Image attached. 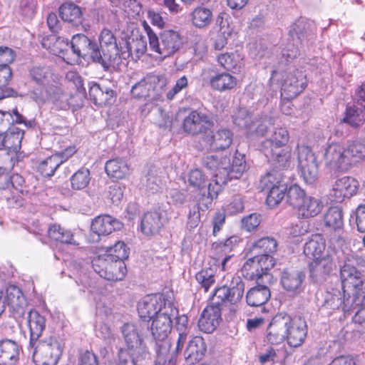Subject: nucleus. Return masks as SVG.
Wrapping results in <instances>:
<instances>
[{"mask_svg":"<svg viewBox=\"0 0 365 365\" xmlns=\"http://www.w3.org/2000/svg\"><path fill=\"white\" fill-rule=\"evenodd\" d=\"M122 333L130 351H134L136 359H145L149 354V349L140 336L136 325L133 324H125L122 328Z\"/></svg>","mask_w":365,"mask_h":365,"instance_id":"nucleus-18","label":"nucleus"},{"mask_svg":"<svg viewBox=\"0 0 365 365\" xmlns=\"http://www.w3.org/2000/svg\"><path fill=\"white\" fill-rule=\"evenodd\" d=\"M34 361L36 365H56L60 359L63 347L54 339L49 341H36L35 344H30Z\"/></svg>","mask_w":365,"mask_h":365,"instance_id":"nucleus-9","label":"nucleus"},{"mask_svg":"<svg viewBox=\"0 0 365 365\" xmlns=\"http://www.w3.org/2000/svg\"><path fill=\"white\" fill-rule=\"evenodd\" d=\"M239 55L234 53H222L217 57V61L225 69L233 73L240 71L242 63Z\"/></svg>","mask_w":365,"mask_h":365,"instance_id":"nucleus-50","label":"nucleus"},{"mask_svg":"<svg viewBox=\"0 0 365 365\" xmlns=\"http://www.w3.org/2000/svg\"><path fill=\"white\" fill-rule=\"evenodd\" d=\"M257 284V285L251 288L246 294V302L251 307L262 306L271 297L269 289L266 284Z\"/></svg>","mask_w":365,"mask_h":365,"instance_id":"nucleus-33","label":"nucleus"},{"mask_svg":"<svg viewBox=\"0 0 365 365\" xmlns=\"http://www.w3.org/2000/svg\"><path fill=\"white\" fill-rule=\"evenodd\" d=\"M207 197V195H205V193L202 195V197L199 200V204H195L193 206L189 207V213L187 216V227L189 230H192L195 228L200 221V210L201 209L200 205H204L205 208H208L209 205L212 204V202L207 205H205L206 198Z\"/></svg>","mask_w":365,"mask_h":365,"instance_id":"nucleus-55","label":"nucleus"},{"mask_svg":"<svg viewBox=\"0 0 365 365\" xmlns=\"http://www.w3.org/2000/svg\"><path fill=\"white\" fill-rule=\"evenodd\" d=\"M289 135L285 128H277L274 130L272 136L262 143V149H269L270 148L284 147L288 143Z\"/></svg>","mask_w":365,"mask_h":365,"instance_id":"nucleus-43","label":"nucleus"},{"mask_svg":"<svg viewBox=\"0 0 365 365\" xmlns=\"http://www.w3.org/2000/svg\"><path fill=\"white\" fill-rule=\"evenodd\" d=\"M105 170L108 176L122 179L128 173L129 168L124 159L116 158L106 162Z\"/></svg>","mask_w":365,"mask_h":365,"instance_id":"nucleus-40","label":"nucleus"},{"mask_svg":"<svg viewBox=\"0 0 365 365\" xmlns=\"http://www.w3.org/2000/svg\"><path fill=\"white\" fill-rule=\"evenodd\" d=\"M14 124L23 125L26 129H33L36 125L34 118L27 120L19 110L15 108L10 111L0 110V133H6Z\"/></svg>","mask_w":365,"mask_h":365,"instance_id":"nucleus-24","label":"nucleus"},{"mask_svg":"<svg viewBox=\"0 0 365 365\" xmlns=\"http://www.w3.org/2000/svg\"><path fill=\"white\" fill-rule=\"evenodd\" d=\"M61 164V158L52 155L39 163L38 170L43 176L51 177L54 175L55 171Z\"/></svg>","mask_w":365,"mask_h":365,"instance_id":"nucleus-56","label":"nucleus"},{"mask_svg":"<svg viewBox=\"0 0 365 365\" xmlns=\"http://www.w3.org/2000/svg\"><path fill=\"white\" fill-rule=\"evenodd\" d=\"M307 334L305 320L286 314L274 317L267 329V341L272 344H279L287 339L290 346L298 347L303 344Z\"/></svg>","mask_w":365,"mask_h":365,"instance_id":"nucleus-1","label":"nucleus"},{"mask_svg":"<svg viewBox=\"0 0 365 365\" xmlns=\"http://www.w3.org/2000/svg\"><path fill=\"white\" fill-rule=\"evenodd\" d=\"M240 242V239L237 236H231L225 241L214 242L212 245V253L214 259L227 257V255L234 256L233 250Z\"/></svg>","mask_w":365,"mask_h":365,"instance_id":"nucleus-35","label":"nucleus"},{"mask_svg":"<svg viewBox=\"0 0 365 365\" xmlns=\"http://www.w3.org/2000/svg\"><path fill=\"white\" fill-rule=\"evenodd\" d=\"M298 166L307 183L312 184L317 178L319 165L312 150L306 145H297Z\"/></svg>","mask_w":365,"mask_h":365,"instance_id":"nucleus-13","label":"nucleus"},{"mask_svg":"<svg viewBox=\"0 0 365 365\" xmlns=\"http://www.w3.org/2000/svg\"><path fill=\"white\" fill-rule=\"evenodd\" d=\"M242 276L249 280H255L257 283H265L266 281L260 273L257 259L255 257L248 259L243 264L242 269Z\"/></svg>","mask_w":365,"mask_h":365,"instance_id":"nucleus-42","label":"nucleus"},{"mask_svg":"<svg viewBox=\"0 0 365 365\" xmlns=\"http://www.w3.org/2000/svg\"><path fill=\"white\" fill-rule=\"evenodd\" d=\"M123 224L110 215L96 217L91 223V229L98 235H107L113 231L121 229Z\"/></svg>","mask_w":365,"mask_h":365,"instance_id":"nucleus-26","label":"nucleus"},{"mask_svg":"<svg viewBox=\"0 0 365 365\" xmlns=\"http://www.w3.org/2000/svg\"><path fill=\"white\" fill-rule=\"evenodd\" d=\"M48 235L50 239L64 244L78 245V242L73 237L72 232L66 230L60 225L53 224L48 229Z\"/></svg>","mask_w":365,"mask_h":365,"instance_id":"nucleus-39","label":"nucleus"},{"mask_svg":"<svg viewBox=\"0 0 365 365\" xmlns=\"http://www.w3.org/2000/svg\"><path fill=\"white\" fill-rule=\"evenodd\" d=\"M324 222L327 227L334 230L343 227V213L339 207H331L324 215Z\"/></svg>","mask_w":365,"mask_h":365,"instance_id":"nucleus-52","label":"nucleus"},{"mask_svg":"<svg viewBox=\"0 0 365 365\" xmlns=\"http://www.w3.org/2000/svg\"><path fill=\"white\" fill-rule=\"evenodd\" d=\"M210 83L213 89L225 91L233 88L237 84V79L228 73H222L212 77Z\"/></svg>","mask_w":365,"mask_h":365,"instance_id":"nucleus-45","label":"nucleus"},{"mask_svg":"<svg viewBox=\"0 0 365 365\" xmlns=\"http://www.w3.org/2000/svg\"><path fill=\"white\" fill-rule=\"evenodd\" d=\"M340 279L344 293L349 290L354 291L362 282L361 273L354 266V260L346 257L343 264L340 265Z\"/></svg>","mask_w":365,"mask_h":365,"instance_id":"nucleus-21","label":"nucleus"},{"mask_svg":"<svg viewBox=\"0 0 365 365\" xmlns=\"http://www.w3.org/2000/svg\"><path fill=\"white\" fill-rule=\"evenodd\" d=\"M214 138V151L228 148L233 140V133L227 128H221L212 133Z\"/></svg>","mask_w":365,"mask_h":365,"instance_id":"nucleus-48","label":"nucleus"},{"mask_svg":"<svg viewBox=\"0 0 365 365\" xmlns=\"http://www.w3.org/2000/svg\"><path fill=\"white\" fill-rule=\"evenodd\" d=\"M71 49L74 55L68 63H78L81 57L88 55L95 63H98L100 58V52L98 51V44L91 40L88 37L83 34L74 35L70 42Z\"/></svg>","mask_w":365,"mask_h":365,"instance_id":"nucleus-11","label":"nucleus"},{"mask_svg":"<svg viewBox=\"0 0 365 365\" xmlns=\"http://www.w3.org/2000/svg\"><path fill=\"white\" fill-rule=\"evenodd\" d=\"M106 258L107 261L125 259L129 257L130 250L123 241L116 242L113 246L106 247Z\"/></svg>","mask_w":365,"mask_h":365,"instance_id":"nucleus-47","label":"nucleus"},{"mask_svg":"<svg viewBox=\"0 0 365 365\" xmlns=\"http://www.w3.org/2000/svg\"><path fill=\"white\" fill-rule=\"evenodd\" d=\"M268 192L266 202L267 205L273 208L276 207L284 199L285 192L287 190L286 182L277 186L276 187L267 190Z\"/></svg>","mask_w":365,"mask_h":365,"instance_id":"nucleus-60","label":"nucleus"},{"mask_svg":"<svg viewBox=\"0 0 365 365\" xmlns=\"http://www.w3.org/2000/svg\"><path fill=\"white\" fill-rule=\"evenodd\" d=\"M98 262H101V258L95 259L92 262V267L95 272L102 278L116 282L123 279L126 275V265L122 260L109 261L105 269L101 270L97 269V267L100 266Z\"/></svg>","mask_w":365,"mask_h":365,"instance_id":"nucleus-23","label":"nucleus"},{"mask_svg":"<svg viewBox=\"0 0 365 365\" xmlns=\"http://www.w3.org/2000/svg\"><path fill=\"white\" fill-rule=\"evenodd\" d=\"M234 124L240 129H246L247 132L253 131L251 117L245 108H240L233 116Z\"/></svg>","mask_w":365,"mask_h":365,"instance_id":"nucleus-63","label":"nucleus"},{"mask_svg":"<svg viewBox=\"0 0 365 365\" xmlns=\"http://www.w3.org/2000/svg\"><path fill=\"white\" fill-rule=\"evenodd\" d=\"M90 180L91 175L89 170L86 168H81L71 176V187L73 190H83L88 185Z\"/></svg>","mask_w":365,"mask_h":365,"instance_id":"nucleus-58","label":"nucleus"},{"mask_svg":"<svg viewBox=\"0 0 365 365\" xmlns=\"http://www.w3.org/2000/svg\"><path fill=\"white\" fill-rule=\"evenodd\" d=\"M307 85L306 75L302 71L295 69L286 75L282 84L281 94L286 99H292L302 93Z\"/></svg>","mask_w":365,"mask_h":365,"instance_id":"nucleus-19","label":"nucleus"},{"mask_svg":"<svg viewBox=\"0 0 365 365\" xmlns=\"http://www.w3.org/2000/svg\"><path fill=\"white\" fill-rule=\"evenodd\" d=\"M335 267L334 252L327 250L323 257L314 259L309 263V277L314 282L322 284L328 279Z\"/></svg>","mask_w":365,"mask_h":365,"instance_id":"nucleus-16","label":"nucleus"},{"mask_svg":"<svg viewBox=\"0 0 365 365\" xmlns=\"http://www.w3.org/2000/svg\"><path fill=\"white\" fill-rule=\"evenodd\" d=\"M265 156L270 159L277 167L286 168L289 165L291 153L283 147L270 148L269 149H262Z\"/></svg>","mask_w":365,"mask_h":365,"instance_id":"nucleus-37","label":"nucleus"},{"mask_svg":"<svg viewBox=\"0 0 365 365\" xmlns=\"http://www.w3.org/2000/svg\"><path fill=\"white\" fill-rule=\"evenodd\" d=\"M222 303H215L214 296L210 304L202 311L198 321L200 329L205 333H211L216 329L222 321Z\"/></svg>","mask_w":365,"mask_h":365,"instance_id":"nucleus-20","label":"nucleus"},{"mask_svg":"<svg viewBox=\"0 0 365 365\" xmlns=\"http://www.w3.org/2000/svg\"><path fill=\"white\" fill-rule=\"evenodd\" d=\"M28 326L30 331V344H35L46 327V319L35 309L28 313Z\"/></svg>","mask_w":365,"mask_h":365,"instance_id":"nucleus-28","label":"nucleus"},{"mask_svg":"<svg viewBox=\"0 0 365 365\" xmlns=\"http://www.w3.org/2000/svg\"><path fill=\"white\" fill-rule=\"evenodd\" d=\"M206 344L204 339L200 336L192 338L188 343L185 351V361L189 365L199 362L205 356L206 352Z\"/></svg>","mask_w":365,"mask_h":365,"instance_id":"nucleus-30","label":"nucleus"},{"mask_svg":"<svg viewBox=\"0 0 365 365\" xmlns=\"http://www.w3.org/2000/svg\"><path fill=\"white\" fill-rule=\"evenodd\" d=\"M145 30L150 48L163 58L174 54L182 45V38L176 31L165 30L158 37L149 26L145 27Z\"/></svg>","mask_w":365,"mask_h":365,"instance_id":"nucleus-7","label":"nucleus"},{"mask_svg":"<svg viewBox=\"0 0 365 365\" xmlns=\"http://www.w3.org/2000/svg\"><path fill=\"white\" fill-rule=\"evenodd\" d=\"M290 38L282 51V58L291 62L300 53L301 48L312 44L315 38V32L304 19L297 20L289 31Z\"/></svg>","mask_w":365,"mask_h":365,"instance_id":"nucleus-4","label":"nucleus"},{"mask_svg":"<svg viewBox=\"0 0 365 365\" xmlns=\"http://www.w3.org/2000/svg\"><path fill=\"white\" fill-rule=\"evenodd\" d=\"M24 133L25 131L23 129L12 125L6 133H4L5 149L14 152L18 151L21 148Z\"/></svg>","mask_w":365,"mask_h":365,"instance_id":"nucleus-44","label":"nucleus"},{"mask_svg":"<svg viewBox=\"0 0 365 365\" xmlns=\"http://www.w3.org/2000/svg\"><path fill=\"white\" fill-rule=\"evenodd\" d=\"M287 201L297 210L298 215L304 219L317 216L324 208L321 199L307 195L297 185H292L288 189Z\"/></svg>","mask_w":365,"mask_h":365,"instance_id":"nucleus-5","label":"nucleus"},{"mask_svg":"<svg viewBox=\"0 0 365 365\" xmlns=\"http://www.w3.org/2000/svg\"><path fill=\"white\" fill-rule=\"evenodd\" d=\"M100 58L98 63L108 69L121 59L122 51L118 46L114 34L108 29H103L98 36Z\"/></svg>","mask_w":365,"mask_h":365,"instance_id":"nucleus-8","label":"nucleus"},{"mask_svg":"<svg viewBox=\"0 0 365 365\" xmlns=\"http://www.w3.org/2000/svg\"><path fill=\"white\" fill-rule=\"evenodd\" d=\"M304 279L305 274L302 271L286 268L281 273L280 284L287 292H299Z\"/></svg>","mask_w":365,"mask_h":365,"instance_id":"nucleus-25","label":"nucleus"},{"mask_svg":"<svg viewBox=\"0 0 365 365\" xmlns=\"http://www.w3.org/2000/svg\"><path fill=\"white\" fill-rule=\"evenodd\" d=\"M324 159L326 166L334 171H345L351 165L345 148L339 143L329 144L325 150Z\"/></svg>","mask_w":365,"mask_h":365,"instance_id":"nucleus-17","label":"nucleus"},{"mask_svg":"<svg viewBox=\"0 0 365 365\" xmlns=\"http://www.w3.org/2000/svg\"><path fill=\"white\" fill-rule=\"evenodd\" d=\"M359 187V182L350 176L336 179L329 192V200L335 203H341L355 195Z\"/></svg>","mask_w":365,"mask_h":365,"instance_id":"nucleus-14","label":"nucleus"},{"mask_svg":"<svg viewBox=\"0 0 365 365\" xmlns=\"http://www.w3.org/2000/svg\"><path fill=\"white\" fill-rule=\"evenodd\" d=\"M245 284L240 276H233L229 285H223L215 289V303L236 305L242 299Z\"/></svg>","mask_w":365,"mask_h":365,"instance_id":"nucleus-12","label":"nucleus"},{"mask_svg":"<svg viewBox=\"0 0 365 365\" xmlns=\"http://www.w3.org/2000/svg\"><path fill=\"white\" fill-rule=\"evenodd\" d=\"M161 218V213L158 211L146 212L141 220L142 232L148 236L158 233L163 226Z\"/></svg>","mask_w":365,"mask_h":365,"instance_id":"nucleus-34","label":"nucleus"},{"mask_svg":"<svg viewBox=\"0 0 365 365\" xmlns=\"http://www.w3.org/2000/svg\"><path fill=\"white\" fill-rule=\"evenodd\" d=\"M59 15L64 21L78 23L81 19L80 7L73 3H66L59 8Z\"/></svg>","mask_w":365,"mask_h":365,"instance_id":"nucleus-49","label":"nucleus"},{"mask_svg":"<svg viewBox=\"0 0 365 365\" xmlns=\"http://www.w3.org/2000/svg\"><path fill=\"white\" fill-rule=\"evenodd\" d=\"M190 19L192 25L197 29H205L212 22V11L205 6H197L191 12Z\"/></svg>","mask_w":365,"mask_h":365,"instance_id":"nucleus-38","label":"nucleus"},{"mask_svg":"<svg viewBox=\"0 0 365 365\" xmlns=\"http://www.w3.org/2000/svg\"><path fill=\"white\" fill-rule=\"evenodd\" d=\"M126 51H122L121 58L125 59L135 54L136 58H139L147 51V42L145 38L140 37L133 38L131 41L126 42Z\"/></svg>","mask_w":365,"mask_h":365,"instance_id":"nucleus-46","label":"nucleus"},{"mask_svg":"<svg viewBox=\"0 0 365 365\" xmlns=\"http://www.w3.org/2000/svg\"><path fill=\"white\" fill-rule=\"evenodd\" d=\"M178 314V310L171 302L165 304L161 312L158 313L153 319L151 326L147 323L145 327L150 329L155 350L157 356H167L171 348V343L168 335L173 327V319Z\"/></svg>","mask_w":365,"mask_h":365,"instance_id":"nucleus-2","label":"nucleus"},{"mask_svg":"<svg viewBox=\"0 0 365 365\" xmlns=\"http://www.w3.org/2000/svg\"><path fill=\"white\" fill-rule=\"evenodd\" d=\"M285 356L286 353L284 350H276L272 347H269L260 354L259 360L261 364L272 362L274 364L283 365Z\"/></svg>","mask_w":365,"mask_h":365,"instance_id":"nucleus-57","label":"nucleus"},{"mask_svg":"<svg viewBox=\"0 0 365 365\" xmlns=\"http://www.w3.org/2000/svg\"><path fill=\"white\" fill-rule=\"evenodd\" d=\"M21 347L11 339L0 340V365H14L19 358Z\"/></svg>","mask_w":365,"mask_h":365,"instance_id":"nucleus-27","label":"nucleus"},{"mask_svg":"<svg viewBox=\"0 0 365 365\" xmlns=\"http://www.w3.org/2000/svg\"><path fill=\"white\" fill-rule=\"evenodd\" d=\"M88 93L91 100L101 106L111 103L115 96L113 90L106 86H101L96 83L90 84Z\"/></svg>","mask_w":365,"mask_h":365,"instance_id":"nucleus-31","label":"nucleus"},{"mask_svg":"<svg viewBox=\"0 0 365 365\" xmlns=\"http://www.w3.org/2000/svg\"><path fill=\"white\" fill-rule=\"evenodd\" d=\"M168 84L165 76L148 75L132 87L131 94L134 98L147 101H162Z\"/></svg>","mask_w":365,"mask_h":365,"instance_id":"nucleus-6","label":"nucleus"},{"mask_svg":"<svg viewBox=\"0 0 365 365\" xmlns=\"http://www.w3.org/2000/svg\"><path fill=\"white\" fill-rule=\"evenodd\" d=\"M277 242L273 237H262L256 241L252 247V250L257 251L261 254L272 255L277 251Z\"/></svg>","mask_w":365,"mask_h":365,"instance_id":"nucleus-59","label":"nucleus"},{"mask_svg":"<svg viewBox=\"0 0 365 365\" xmlns=\"http://www.w3.org/2000/svg\"><path fill=\"white\" fill-rule=\"evenodd\" d=\"M325 240L321 235H312L304 245V253L309 259H319L326 255Z\"/></svg>","mask_w":365,"mask_h":365,"instance_id":"nucleus-32","label":"nucleus"},{"mask_svg":"<svg viewBox=\"0 0 365 365\" xmlns=\"http://www.w3.org/2000/svg\"><path fill=\"white\" fill-rule=\"evenodd\" d=\"M284 177L280 171L272 170L262 177L259 182V187L262 190L265 191L276 187L284 183Z\"/></svg>","mask_w":365,"mask_h":365,"instance_id":"nucleus-53","label":"nucleus"},{"mask_svg":"<svg viewBox=\"0 0 365 365\" xmlns=\"http://www.w3.org/2000/svg\"><path fill=\"white\" fill-rule=\"evenodd\" d=\"M12 77L10 66L0 67V100L16 96V91L9 86Z\"/></svg>","mask_w":365,"mask_h":365,"instance_id":"nucleus-41","label":"nucleus"},{"mask_svg":"<svg viewBox=\"0 0 365 365\" xmlns=\"http://www.w3.org/2000/svg\"><path fill=\"white\" fill-rule=\"evenodd\" d=\"M195 279L205 292H207L215 282V273L210 267L202 269L198 272L195 275Z\"/></svg>","mask_w":365,"mask_h":365,"instance_id":"nucleus-64","label":"nucleus"},{"mask_svg":"<svg viewBox=\"0 0 365 365\" xmlns=\"http://www.w3.org/2000/svg\"><path fill=\"white\" fill-rule=\"evenodd\" d=\"M212 125L208 115L197 110H192L184 119L182 128L185 132L195 135L205 133Z\"/></svg>","mask_w":365,"mask_h":365,"instance_id":"nucleus-22","label":"nucleus"},{"mask_svg":"<svg viewBox=\"0 0 365 365\" xmlns=\"http://www.w3.org/2000/svg\"><path fill=\"white\" fill-rule=\"evenodd\" d=\"M321 310L327 311V314H331L334 311L341 309L344 316L351 310L354 304V297L351 296L349 292H343L341 295L339 291L334 292H327L322 300L317 298Z\"/></svg>","mask_w":365,"mask_h":365,"instance_id":"nucleus-10","label":"nucleus"},{"mask_svg":"<svg viewBox=\"0 0 365 365\" xmlns=\"http://www.w3.org/2000/svg\"><path fill=\"white\" fill-rule=\"evenodd\" d=\"M9 180V169L0 167V197L6 200L9 207L21 206V199L11 190L8 189Z\"/></svg>","mask_w":365,"mask_h":365,"instance_id":"nucleus-29","label":"nucleus"},{"mask_svg":"<svg viewBox=\"0 0 365 365\" xmlns=\"http://www.w3.org/2000/svg\"><path fill=\"white\" fill-rule=\"evenodd\" d=\"M8 189L11 190L16 196H18L22 201L21 197L19 193L22 195H27L32 192L31 188L26 183L25 179L20 175L16 173L11 175H9V180L8 183Z\"/></svg>","mask_w":365,"mask_h":365,"instance_id":"nucleus-51","label":"nucleus"},{"mask_svg":"<svg viewBox=\"0 0 365 365\" xmlns=\"http://www.w3.org/2000/svg\"><path fill=\"white\" fill-rule=\"evenodd\" d=\"M345 149L350 161L365 160V140H349Z\"/></svg>","mask_w":365,"mask_h":365,"instance_id":"nucleus-54","label":"nucleus"},{"mask_svg":"<svg viewBox=\"0 0 365 365\" xmlns=\"http://www.w3.org/2000/svg\"><path fill=\"white\" fill-rule=\"evenodd\" d=\"M162 295L151 294L144 297L138 304V312L143 322L140 327L143 329L147 322L161 312L165 304H168Z\"/></svg>","mask_w":365,"mask_h":365,"instance_id":"nucleus-15","label":"nucleus"},{"mask_svg":"<svg viewBox=\"0 0 365 365\" xmlns=\"http://www.w3.org/2000/svg\"><path fill=\"white\" fill-rule=\"evenodd\" d=\"M221 168H219L216 175V185L209 183L207 188V197L205 205H207L216 198L223 185L232 179L240 178L246 169L245 155L238 153L237 150L232 158V163L230 158L223 157L221 163Z\"/></svg>","mask_w":365,"mask_h":365,"instance_id":"nucleus-3","label":"nucleus"},{"mask_svg":"<svg viewBox=\"0 0 365 365\" xmlns=\"http://www.w3.org/2000/svg\"><path fill=\"white\" fill-rule=\"evenodd\" d=\"M342 121L352 128H359L365 122V107L354 103L347 106Z\"/></svg>","mask_w":365,"mask_h":365,"instance_id":"nucleus-36","label":"nucleus"},{"mask_svg":"<svg viewBox=\"0 0 365 365\" xmlns=\"http://www.w3.org/2000/svg\"><path fill=\"white\" fill-rule=\"evenodd\" d=\"M274 118L271 116H262L252 122L253 131L249 133H255L258 136H264L267 133L268 128L274 125Z\"/></svg>","mask_w":365,"mask_h":365,"instance_id":"nucleus-61","label":"nucleus"},{"mask_svg":"<svg viewBox=\"0 0 365 365\" xmlns=\"http://www.w3.org/2000/svg\"><path fill=\"white\" fill-rule=\"evenodd\" d=\"M146 190L150 193H155L162 187V180L155 170L150 169L143 182Z\"/></svg>","mask_w":365,"mask_h":365,"instance_id":"nucleus-62","label":"nucleus"}]
</instances>
